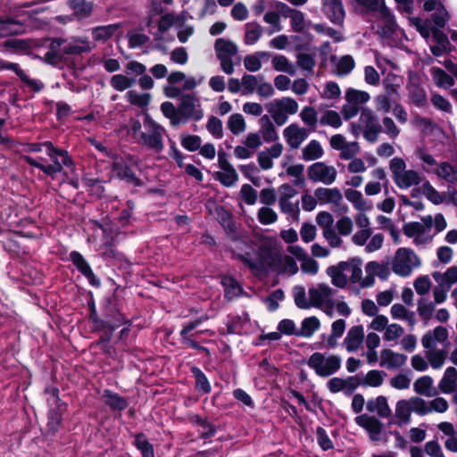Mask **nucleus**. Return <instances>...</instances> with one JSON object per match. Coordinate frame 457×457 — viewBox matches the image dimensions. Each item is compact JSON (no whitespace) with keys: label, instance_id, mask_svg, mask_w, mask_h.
Here are the masks:
<instances>
[{"label":"nucleus","instance_id":"a878e982","mask_svg":"<svg viewBox=\"0 0 457 457\" xmlns=\"http://www.w3.org/2000/svg\"><path fill=\"white\" fill-rule=\"evenodd\" d=\"M320 328V321L316 316L307 317L303 320L297 337H311Z\"/></svg>","mask_w":457,"mask_h":457},{"label":"nucleus","instance_id":"774afa93","mask_svg":"<svg viewBox=\"0 0 457 457\" xmlns=\"http://www.w3.org/2000/svg\"><path fill=\"white\" fill-rule=\"evenodd\" d=\"M354 65V60L351 55H344L340 58L337 63L338 73L348 74L353 70Z\"/></svg>","mask_w":457,"mask_h":457},{"label":"nucleus","instance_id":"3c124183","mask_svg":"<svg viewBox=\"0 0 457 457\" xmlns=\"http://www.w3.org/2000/svg\"><path fill=\"white\" fill-rule=\"evenodd\" d=\"M275 104L280 110L287 114L293 115L298 111V104L297 102L291 97H283L282 99H276Z\"/></svg>","mask_w":457,"mask_h":457},{"label":"nucleus","instance_id":"aec40b11","mask_svg":"<svg viewBox=\"0 0 457 457\" xmlns=\"http://www.w3.org/2000/svg\"><path fill=\"white\" fill-rule=\"evenodd\" d=\"M66 40L62 38H55L51 41L47 52L45 54V59L50 63L59 62L66 54L64 47Z\"/></svg>","mask_w":457,"mask_h":457},{"label":"nucleus","instance_id":"6e6d98bb","mask_svg":"<svg viewBox=\"0 0 457 457\" xmlns=\"http://www.w3.org/2000/svg\"><path fill=\"white\" fill-rule=\"evenodd\" d=\"M320 123L337 129L342 125V120L340 115L336 111L328 110L321 116Z\"/></svg>","mask_w":457,"mask_h":457},{"label":"nucleus","instance_id":"6e6552de","mask_svg":"<svg viewBox=\"0 0 457 457\" xmlns=\"http://www.w3.org/2000/svg\"><path fill=\"white\" fill-rule=\"evenodd\" d=\"M308 178L316 182L320 181L326 185L332 184L337 178V170L333 166H328L322 162H318L309 166Z\"/></svg>","mask_w":457,"mask_h":457},{"label":"nucleus","instance_id":"473e14b6","mask_svg":"<svg viewBox=\"0 0 457 457\" xmlns=\"http://www.w3.org/2000/svg\"><path fill=\"white\" fill-rule=\"evenodd\" d=\"M421 178L417 171L413 170H405L398 179H395V183L400 188H407L412 185H419Z\"/></svg>","mask_w":457,"mask_h":457},{"label":"nucleus","instance_id":"680f3d73","mask_svg":"<svg viewBox=\"0 0 457 457\" xmlns=\"http://www.w3.org/2000/svg\"><path fill=\"white\" fill-rule=\"evenodd\" d=\"M245 129V121L242 114L230 115V132L238 135Z\"/></svg>","mask_w":457,"mask_h":457},{"label":"nucleus","instance_id":"79ce46f5","mask_svg":"<svg viewBox=\"0 0 457 457\" xmlns=\"http://www.w3.org/2000/svg\"><path fill=\"white\" fill-rule=\"evenodd\" d=\"M272 67L277 71H284L293 76L295 73L294 66L285 55H276L272 58Z\"/></svg>","mask_w":457,"mask_h":457},{"label":"nucleus","instance_id":"37998d69","mask_svg":"<svg viewBox=\"0 0 457 457\" xmlns=\"http://www.w3.org/2000/svg\"><path fill=\"white\" fill-rule=\"evenodd\" d=\"M433 385V378L430 376H422L418 378L413 385L414 391L421 395L430 396V389Z\"/></svg>","mask_w":457,"mask_h":457},{"label":"nucleus","instance_id":"ea45409f","mask_svg":"<svg viewBox=\"0 0 457 457\" xmlns=\"http://www.w3.org/2000/svg\"><path fill=\"white\" fill-rule=\"evenodd\" d=\"M207 208L212 215L219 221L225 230L228 228V212L224 206H219L215 203H209Z\"/></svg>","mask_w":457,"mask_h":457},{"label":"nucleus","instance_id":"4d7b16f0","mask_svg":"<svg viewBox=\"0 0 457 457\" xmlns=\"http://www.w3.org/2000/svg\"><path fill=\"white\" fill-rule=\"evenodd\" d=\"M258 220L262 225H270L278 220V215L271 208L264 206L258 212Z\"/></svg>","mask_w":457,"mask_h":457},{"label":"nucleus","instance_id":"49530a36","mask_svg":"<svg viewBox=\"0 0 457 457\" xmlns=\"http://www.w3.org/2000/svg\"><path fill=\"white\" fill-rule=\"evenodd\" d=\"M366 272H373L381 280H386L390 275V270L386 264H379L375 261L366 264Z\"/></svg>","mask_w":457,"mask_h":457},{"label":"nucleus","instance_id":"a211bd4d","mask_svg":"<svg viewBox=\"0 0 457 457\" xmlns=\"http://www.w3.org/2000/svg\"><path fill=\"white\" fill-rule=\"evenodd\" d=\"M380 366L386 365L388 369L400 368L405 364L407 356L403 353H395L390 349H383L380 353Z\"/></svg>","mask_w":457,"mask_h":457},{"label":"nucleus","instance_id":"4468645a","mask_svg":"<svg viewBox=\"0 0 457 457\" xmlns=\"http://www.w3.org/2000/svg\"><path fill=\"white\" fill-rule=\"evenodd\" d=\"M284 137L291 148H298L307 137L306 129L299 128L295 123L290 124L284 129Z\"/></svg>","mask_w":457,"mask_h":457},{"label":"nucleus","instance_id":"c03bdc74","mask_svg":"<svg viewBox=\"0 0 457 457\" xmlns=\"http://www.w3.org/2000/svg\"><path fill=\"white\" fill-rule=\"evenodd\" d=\"M432 276L437 282H439V278H442L443 280L441 281V286L443 283H446L447 289H449L453 284L457 283V266H452L448 268L443 275L436 271L432 274Z\"/></svg>","mask_w":457,"mask_h":457},{"label":"nucleus","instance_id":"dca6fc26","mask_svg":"<svg viewBox=\"0 0 457 457\" xmlns=\"http://www.w3.org/2000/svg\"><path fill=\"white\" fill-rule=\"evenodd\" d=\"M364 340V331L361 325L352 327L344 340L347 352H356Z\"/></svg>","mask_w":457,"mask_h":457},{"label":"nucleus","instance_id":"69168bd1","mask_svg":"<svg viewBox=\"0 0 457 457\" xmlns=\"http://www.w3.org/2000/svg\"><path fill=\"white\" fill-rule=\"evenodd\" d=\"M241 197L249 205L254 204L257 200V191L249 184H244L240 190Z\"/></svg>","mask_w":457,"mask_h":457},{"label":"nucleus","instance_id":"393cba45","mask_svg":"<svg viewBox=\"0 0 457 457\" xmlns=\"http://www.w3.org/2000/svg\"><path fill=\"white\" fill-rule=\"evenodd\" d=\"M103 397L104 398V403L113 411H123L129 405L128 401L124 397L109 389L104 391Z\"/></svg>","mask_w":457,"mask_h":457},{"label":"nucleus","instance_id":"a18cd8bd","mask_svg":"<svg viewBox=\"0 0 457 457\" xmlns=\"http://www.w3.org/2000/svg\"><path fill=\"white\" fill-rule=\"evenodd\" d=\"M262 35V27L257 23H246L245 42L246 45L255 44Z\"/></svg>","mask_w":457,"mask_h":457},{"label":"nucleus","instance_id":"e433bc0d","mask_svg":"<svg viewBox=\"0 0 457 457\" xmlns=\"http://www.w3.org/2000/svg\"><path fill=\"white\" fill-rule=\"evenodd\" d=\"M218 159L220 168L223 171H217L214 174V179L219 180L221 184L228 187V155L224 151H219Z\"/></svg>","mask_w":457,"mask_h":457},{"label":"nucleus","instance_id":"f8f14e48","mask_svg":"<svg viewBox=\"0 0 457 457\" xmlns=\"http://www.w3.org/2000/svg\"><path fill=\"white\" fill-rule=\"evenodd\" d=\"M96 47L87 37H72L71 41L66 40L64 53L66 54H81L91 52Z\"/></svg>","mask_w":457,"mask_h":457},{"label":"nucleus","instance_id":"bf43d9fd","mask_svg":"<svg viewBox=\"0 0 457 457\" xmlns=\"http://www.w3.org/2000/svg\"><path fill=\"white\" fill-rule=\"evenodd\" d=\"M446 352L444 350L432 351L428 354V361L435 370L440 369L446 358Z\"/></svg>","mask_w":457,"mask_h":457},{"label":"nucleus","instance_id":"6ab92c4d","mask_svg":"<svg viewBox=\"0 0 457 457\" xmlns=\"http://www.w3.org/2000/svg\"><path fill=\"white\" fill-rule=\"evenodd\" d=\"M438 388L444 394H452L457 388V370L454 367H448L438 383Z\"/></svg>","mask_w":457,"mask_h":457},{"label":"nucleus","instance_id":"cd10ccee","mask_svg":"<svg viewBox=\"0 0 457 457\" xmlns=\"http://www.w3.org/2000/svg\"><path fill=\"white\" fill-rule=\"evenodd\" d=\"M21 30V25L17 21L7 17L0 18V37L17 35Z\"/></svg>","mask_w":457,"mask_h":457},{"label":"nucleus","instance_id":"09e8293b","mask_svg":"<svg viewBox=\"0 0 457 457\" xmlns=\"http://www.w3.org/2000/svg\"><path fill=\"white\" fill-rule=\"evenodd\" d=\"M386 373L378 370H370L362 380L363 386L378 387L383 383V377Z\"/></svg>","mask_w":457,"mask_h":457},{"label":"nucleus","instance_id":"5701e85b","mask_svg":"<svg viewBox=\"0 0 457 457\" xmlns=\"http://www.w3.org/2000/svg\"><path fill=\"white\" fill-rule=\"evenodd\" d=\"M119 28V24L98 26L91 29V35L94 41L104 43L113 37Z\"/></svg>","mask_w":457,"mask_h":457},{"label":"nucleus","instance_id":"864d4df0","mask_svg":"<svg viewBox=\"0 0 457 457\" xmlns=\"http://www.w3.org/2000/svg\"><path fill=\"white\" fill-rule=\"evenodd\" d=\"M411 404V411H414L418 415L424 416L431 411V408L427 405L424 399L413 396L408 401Z\"/></svg>","mask_w":457,"mask_h":457},{"label":"nucleus","instance_id":"f3484780","mask_svg":"<svg viewBox=\"0 0 457 457\" xmlns=\"http://www.w3.org/2000/svg\"><path fill=\"white\" fill-rule=\"evenodd\" d=\"M308 294L311 306L320 308L333 295V289L326 284H318L317 287L309 288Z\"/></svg>","mask_w":457,"mask_h":457},{"label":"nucleus","instance_id":"c756f323","mask_svg":"<svg viewBox=\"0 0 457 457\" xmlns=\"http://www.w3.org/2000/svg\"><path fill=\"white\" fill-rule=\"evenodd\" d=\"M345 198L351 202L353 207L361 212L369 211L372 208L371 205H366V200L363 198L362 194L355 189L348 188L345 191Z\"/></svg>","mask_w":457,"mask_h":457},{"label":"nucleus","instance_id":"f704fd0d","mask_svg":"<svg viewBox=\"0 0 457 457\" xmlns=\"http://www.w3.org/2000/svg\"><path fill=\"white\" fill-rule=\"evenodd\" d=\"M134 445L140 451L142 457H154V446L145 434L139 433L135 436Z\"/></svg>","mask_w":457,"mask_h":457},{"label":"nucleus","instance_id":"2f4dec72","mask_svg":"<svg viewBox=\"0 0 457 457\" xmlns=\"http://www.w3.org/2000/svg\"><path fill=\"white\" fill-rule=\"evenodd\" d=\"M431 74L438 87L448 88L454 85V79L439 67H433Z\"/></svg>","mask_w":457,"mask_h":457},{"label":"nucleus","instance_id":"1a4fd4ad","mask_svg":"<svg viewBox=\"0 0 457 457\" xmlns=\"http://www.w3.org/2000/svg\"><path fill=\"white\" fill-rule=\"evenodd\" d=\"M354 421L359 427L368 432L369 437L371 441H380V434L383 431L384 424L379 419L364 413L355 417Z\"/></svg>","mask_w":457,"mask_h":457},{"label":"nucleus","instance_id":"bb28decb","mask_svg":"<svg viewBox=\"0 0 457 457\" xmlns=\"http://www.w3.org/2000/svg\"><path fill=\"white\" fill-rule=\"evenodd\" d=\"M411 408L410 403L406 400H399L395 406V416L400 419V420L395 422L389 421V424L395 423L400 427L403 424H408L411 421Z\"/></svg>","mask_w":457,"mask_h":457},{"label":"nucleus","instance_id":"0eeeda50","mask_svg":"<svg viewBox=\"0 0 457 457\" xmlns=\"http://www.w3.org/2000/svg\"><path fill=\"white\" fill-rule=\"evenodd\" d=\"M46 153L49 156L52 164L46 165V167L54 168V172L52 174H47L54 178L57 173H60L62 170V167H72L73 161L70 156L69 153L66 150L55 148L52 142L46 141L45 142Z\"/></svg>","mask_w":457,"mask_h":457},{"label":"nucleus","instance_id":"9d476101","mask_svg":"<svg viewBox=\"0 0 457 457\" xmlns=\"http://www.w3.org/2000/svg\"><path fill=\"white\" fill-rule=\"evenodd\" d=\"M322 12L336 25L344 23L345 11L342 0H321Z\"/></svg>","mask_w":457,"mask_h":457},{"label":"nucleus","instance_id":"a19ab883","mask_svg":"<svg viewBox=\"0 0 457 457\" xmlns=\"http://www.w3.org/2000/svg\"><path fill=\"white\" fill-rule=\"evenodd\" d=\"M370 94L366 91L348 88L345 92V99L348 103L357 105L365 104L370 100Z\"/></svg>","mask_w":457,"mask_h":457},{"label":"nucleus","instance_id":"0e129e2a","mask_svg":"<svg viewBox=\"0 0 457 457\" xmlns=\"http://www.w3.org/2000/svg\"><path fill=\"white\" fill-rule=\"evenodd\" d=\"M403 234L408 237L420 236L424 233V227L418 221H411L403 226Z\"/></svg>","mask_w":457,"mask_h":457},{"label":"nucleus","instance_id":"4c0bfd02","mask_svg":"<svg viewBox=\"0 0 457 457\" xmlns=\"http://www.w3.org/2000/svg\"><path fill=\"white\" fill-rule=\"evenodd\" d=\"M68 5L79 18L87 17L92 12V4L87 0H69Z\"/></svg>","mask_w":457,"mask_h":457},{"label":"nucleus","instance_id":"72a5a7b5","mask_svg":"<svg viewBox=\"0 0 457 457\" xmlns=\"http://www.w3.org/2000/svg\"><path fill=\"white\" fill-rule=\"evenodd\" d=\"M135 79L128 77L124 74H115L112 76L110 79V85L112 87L119 92H122L130 88L135 85Z\"/></svg>","mask_w":457,"mask_h":457},{"label":"nucleus","instance_id":"de8ad7c7","mask_svg":"<svg viewBox=\"0 0 457 457\" xmlns=\"http://www.w3.org/2000/svg\"><path fill=\"white\" fill-rule=\"evenodd\" d=\"M128 101L138 107H145L148 105L151 100V95L148 93L139 94L134 90H129L126 94Z\"/></svg>","mask_w":457,"mask_h":457},{"label":"nucleus","instance_id":"8fccbe9b","mask_svg":"<svg viewBox=\"0 0 457 457\" xmlns=\"http://www.w3.org/2000/svg\"><path fill=\"white\" fill-rule=\"evenodd\" d=\"M191 371L195 378V386L198 391L207 394L211 391V386L204 374L197 367H193Z\"/></svg>","mask_w":457,"mask_h":457},{"label":"nucleus","instance_id":"4be33fe9","mask_svg":"<svg viewBox=\"0 0 457 457\" xmlns=\"http://www.w3.org/2000/svg\"><path fill=\"white\" fill-rule=\"evenodd\" d=\"M214 52L216 58L220 62L221 70L228 74V40L224 37L217 38Z\"/></svg>","mask_w":457,"mask_h":457},{"label":"nucleus","instance_id":"f257e3e1","mask_svg":"<svg viewBox=\"0 0 457 457\" xmlns=\"http://www.w3.org/2000/svg\"><path fill=\"white\" fill-rule=\"evenodd\" d=\"M143 128L144 131L140 134L137 143L155 154L162 153L164 149L165 129L154 121L149 114H145L144 117Z\"/></svg>","mask_w":457,"mask_h":457},{"label":"nucleus","instance_id":"b1692460","mask_svg":"<svg viewBox=\"0 0 457 457\" xmlns=\"http://www.w3.org/2000/svg\"><path fill=\"white\" fill-rule=\"evenodd\" d=\"M314 195L320 203L337 204L342 200V194L337 187H318L314 192Z\"/></svg>","mask_w":457,"mask_h":457},{"label":"nucleus","instance_id":"20e7f679","mask_svg":"<svg viewBox=\"0 0 457 457\" xmlns=\"http://www.w3.org/2000/svg\"><path fill=\"white\" fill-rule=\"evenodd\" d=\"M412 265L415 267L420 265L419 256L411 248H399L392 265L393 272L403 278L409 277L412 271Z\"/></svg>","mask_w":457,"mask_h":457},{"label":"nucleus","instance_id":"052dcab7","mask_svg":"<svg viewBox=\"0 0 457 457\" xmlns=\"http://www.w3.org/2000/svg\"><path fill=\"white\" fill-rule=\"evenodd\" d=\"M302 120L309 127H315L318 120L316 110L312 106H305L300 113Z\"/></svg>","mask_w":457,"mask_h":457},{"label":"nucleus","instance_id":"7ed1b4c3","mask_svg":"<svg viewBox=\"0 0 457 457\" xmlns=\"http://www.w3.org/2000/svg\"><path fill=\"white\" fill-rule=\"evenodd\" d=\"M309 368L312 369L320 378H328L335 374L341 367V358L330 355L328 358L321 353H312L307 361Z\"/></svg>","mask_w":457,"mask_h":457},{"label":"nucleus","instance_id":"58836bf2","mask_svg":"<svg viewBox=\"0 0 457 457\" xmlns=\"http://www.w3.org/2000/svg\"><path fill=\"white\" fill-rule=\"evenodd\" d=\"M161 111L162 114L170 120L171 126L177 127L181 124L179 106L175 107L172 103L164 102L161 104Z\"/></svg>","mask_w":457,"mask_h":457},{"label":"nucleus","instance_id":"ddd939ff","mask_svg":"<svg viewBox=\"0 0 457 457\" xmlns=\"http://www.w3.org/2000/svg\"><path fill=\"white\" fill-rule=\"evenodd\" d=\"M0 70H11L21 79V81L26 83L29 87H32L34 91H40L43 88V84L35 79H30L19 64L10 62L5 60L0 59Z\"/></svg>","mask_w":457,"mask_h":457},{"label":"nucleus","instance_id":"603ef678","mask_svg":"<svg viewBox=\"0 0 457 457\" xmlns=\"http://www.w3.org/2000/svg\"><path fill=\"white\" fill-rule=\"evenodd\" d=\"M296 63L303 71L313 72L316 65L314 57L310 54L298 53L296 54Z\"/></svg>","mask_w":457,"mask_h":457},{"label":"nucleus","instance_id":"412c9836","mask_svg":"<svg viewBox=\"0 0 457 457\" xmlns=\"http://www.w3.org/2000/svg\"><path fill=\"white\" fill-rule=\"evenodd\" d=\"M208 319L207 316H201L195 320H192L183 326L182 330L180 331V336L183 339L184 344L187 345L193 349H199V350H206L204 347L198 345V344L191 339L188 337V334L195 328H196L199 325H201L204 321H205Z\"/></svg>","mask_w":457,"mask_h":457},{"label":"nucleus","instance_id":"39448f33","mask_svg":"<svg viewBox=\"0 0 457 457\" xmlns=\"http://www.w3.org/2000/svg\"><path fill=\"white\" fill-rule=\"evenodd\" d=\"M179 111L181 123L188 120H200L204 117L199 99L190 94L183 95L179 98Z\"/></svg>","mask_w":457,"mask_h":457},{"label":"nucleus","instance_id":"c85d7f7f","mask_svg":"<svg viewBox=\"0 0 457 457\" xmlns=\"http://www.w3.org/2000/svg\"><path fill=\"white\" fill-rule=\"evenodd\" d=\"M261 132L265 142L270 143L278 139V134L272 121L268 115H263L260 119Z\"/></svg>","mask_w":457,"mask_h":457},{"label":"nucleus","instance_id":"338daca9","mask_svg":"<svg viewBox=\"0 0 457 457\" xmlns=\"http://www.w3.org/2000/svg\"><path fill=\"white\" fill-rule=\"evenodd\" d=\"M278 330L286 336L295 335L297 337L298 329H296L294 320L290 319H284L280 320L278 324Z\"/></svg>","mask_w":457,"mask_h":457},{"label":"nucleus","instance_id":"7c9ffc66","mask_svg":"<svg viewBox=\"0 0 457 457\" xmlns=\"http://www.w3.org/2000/svg\"><path fill=\"white\" fill-rule=\"evenodd\" d=\"M70 260L77 269L88 279L94 278V273L86 259L77 251L70 253Z\"/></svg>","mask_w":457,"mask_h":457},{"label":"nucleus","instance_id":"9b49d317","mask_svg":"<svg viewBox=\"0 0 457 457\" xmlns=\"http://www.w3.org/2000/svg\"><path fill=\"white\" fill-rule=\"evenodd\" d=\"M406 88L408 90V96L415 106L421 108L428 104L427 93L421 86L418 76L410 79Z\"/></svg>","mask_w":457,"mask_h":457},{"label":"nucleus","instance_id":"e2e57ef3","mask_svg":"<svg viewBox=\"0 0 457 457\" xmlns=\"http://www.w3.org/2000/svg\"><path fill=\"white\" fill-rule=\"evenodd\" d=\"M201 137L195 135H187L181 138L182 146L188 151H196L201 147Z\"/></svg>","mask_w":457,"mask_h":457},{"label":"nucleus","instance_id":"c9c22d12","mask_svg":"<svg viewBox=\"0 0 457 457\" xmlns=\"http://www.w3.org/2000/svg\"><path fill=\"white\" fill-rule=\"evenodd\" d=\"M324 152L319 141L313 139L303 149V159L313 161L320 158Z\"/></svg>","mask_w":457,"mask_h":457},{"label":"nucleus","instance_id":"13d9d810","mask_svg":"<svg viewBox=\"0 0 457 457\" xmlns=\"http://www.w3.org/2000/svg\"><path fill=\"white\" fill-rule=\"evenodd\" d=\"M360 120L365 124L364 128L381 126L378 117L374 114L373 111L368 107L361 109Z\"/></svg>","mask_w":457,"mask_h":457},{"label":"nucleus","instance_id":"f03ea898","mask_svg":"<svg viewBox=\"0 0 457 457\" xmlns=\"http://www.w3.org/2000/svg\"><path fill=\"white\" fill-rule=\"evenodd\" d=\"M361 261L358 257L349 260V262H339L337 265L329 266L327 269V274L331 278L332 284L339 288L346 287L348 279L344 271L351 270L350 280L352 283L361 281L362 276Z\"/></svg>","mask_w":457,"mask_h":457},{"label":"nucleus","instance_id":"2eb2a0df","mask_svg":"<svg viewBox=\"0 0 457 457\" xmlns=\"http://www.w3.org/2000/svg\"><path fill=\"white\" fill-rule=\"evenodd\" d=\"M112 172L113 173V176H116L128 183H131L135 186L141 185V180L137 178L135 173L122 160H116L113 162Z\"/></svg>","mask_w":457,"mask_h":457},{"label":"nucleus","instance_id":"423d86ee","mask_svg":"<svg viewBox=\"0 0 457 457\" xmlns=\"http://www.w3.org/2000/svg\"><path fill=\"white\" fill-rule=\"evenodd\" d=\"M280 253L273 251L270 247L262 246L260 249L259 260L257 262H247L250 270L259 273H267L269 268L273 269L281 264Z\"/></svg>","mask_w":457,"mask_h":457},{"label":"nucleus","instance_id":"5fc2aeb1","mask_svg":"<svg viewBox=\"0 0 457 457\" xmlns=\"http://www.w3.org/2000/svg\"><path fill=\"white\" fill-rule=\"evenodd\" d=\"M317 442L323 451H328L334 448L333 442L327 434L324 428L319 426L316 428Z\"/></svg>","mask_w":457,"mask_h":457}]
</instances>
